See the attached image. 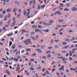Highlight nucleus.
<instances>
[{
	"label": "nucleus",
	"mask_w": 77,
	"mask_h": 77,
	"mask_svg": "<svg viewBox=\"0 0 77 77\" xmlns=\"http://www.w3.org/2000/svg\"><path fill=\"white\" fill-rule=\"evenodd\" d=\"M32 3H33L32 8L33 9H34V8H35V5H36V1L35 0L33 1Z\"/></svg>",
	"instance_id": "nucleus-1"
},
{
	"label": "nucleus",
	"mask_w": 77,
	"mask_h": 77,
	"mask_svg": "<svg viewBox=\"0 0 77 77\" xmlns=\"http://www.w3.org/2000/svg\"><path fill=\"white\" fill-rule=\"evenodd\" d=\"M44 24L45 25V26H50V25H51V24L50 23H46L45 22H44Z\"/></svg>",
	"instance_id": "nucleus-2"
},
{
	"label": "nucleus",
	"mask_w": 77,
	"mask_h": 77,
	"mask_svg": "<svg viewBox=\"0 0 77 77\" xmlns=\"http://www.w3.org/2000/svg\"><path fill=\"white\" fill-rule=\"evenodd\" d=\"M72 10L73 11H74L75 12V11H77V8L75 7H73L72 8Z\"/></svg>",
	"instance_id": "nucleus-3"
},
{
	"label": "nucleus",
	"mask_w": 77,
	"mask_h": 77,
	"mask_svg": "<svg viewBox=\"0 0 77 77\" xmlns=\"http://www.w3.org/2000/svg\"><path fill=\"white\" fill-rule=\"evenodd\" d=\"M15 21H14V22L11 23V27H13L14 26V25H15Z\"/></svg>",
	"instance_id": "nucleus-4"
},
{
	"label": "nucleus",
	"mask_w": 77,
	"mask_h": 77,
	"mask_svg": "<svg viewBox=\"0 0 77 77\" xmlns=\"http://www.w3.org/2000/svg\"><path fill=\"white\" fill-rule=\"evenodd\" d=\"M11 9L9 8L7 9V12H11Z\"/></svg>",
	"instance_id": "nucleus-5"
},
{
	"label": "nucleus",
	"mask_w": 77,
	"mask_h": 77,
	"mask_svg": "<svg viewBox=\"0 0 77 77\" xmlns=\"http://www.w3.org/2000/svg\"><path fill=\"white\" fill-rule=\"evenodd\" d=\"M69 39L68 38H65L64 39V41H67V42H69Z\"/></svg>",
	"instance_id": "nucleus-6"
},
{
	"label": "nucleus",
	"mask_w": 77,
	"mask_h": 77,
	"mask_svg": "<svg viewBox=\"0 0 77 77\" xmlns=\"http://www.w3.org/2000/svg\"><path fill=\"white\" fill-rule=\"evenodd\" d=\"M32 27L33 29H36V28H38V26L36 25H33L32 26Z\"/></svg>",
	"instance_id": "nucleus-7"
},
{
	"label": "nucleus",
	"mask_w": 77,
	"mask_h": 77,
	"mask_svg": "<svg viewBox=\"0 0 77 77\" xmlns=\"http://www.w3.org/2000/svg\"><path fill=\"white\" fill-rule=\"evenodd\" d=\"M13 35V33L12 32L11 33H10L8 34L7 35L8 36H11L12 35Z\"/></svg>",
	"instance_id": "nucleus-8"
},
{
	"label": "nucleus",
	"mask_w": 77,
	"mask_h": 77,
	"mask_svg": "<svg viewBox=\"0 0 77 77\" xmlns=\"http://www.w3.org/2000/svg\"><path fill=\"white\" fill-rule=\"evenodd\" d=\"M6 71L7 74H8L9 75H11V73H10L9 72V70H6Z\"/></svg>",
	"instance_id": "nucleus-9"
},
{
	"label": "nucleus",
	"mask_w": 77,
	"mask_h": 77,
	"mask_svg": "<svg viewBox=\"0 0 77 77\" xmlns=\"http://www.w3.org/2000/svg\"><path fill=\"white\" fill-rule=\"evenodd\" d=\"M69 47V45H68L67 46H65V47H63V48L64 49L68 48V47Z\"/></svg>",
	"instance_id": "nucleus-10"
},
{
	"label": "nucleus",
	"mask_w": 77,
	"mask_h": 77,
	"mask_svg": "<svg viewBox=\"0 0 77 77\" xmlns=\"http://www.w3.org/2000/svg\"><path fill=\"white\" fill-rule=\"evenodd\" d=\"M18 58H14V60H15L16 62H18Z\"/></svg>",
	"instance_id": "nucleus-11"
},
{
	"label": "nucleus",
	"mask_w": 77,
	"mask_h": 77,
	"mask_svg": "<svg viewBox=\"0 0 77 77\" xmlns=\"http://www.w3.org/2000/svg\"><path fill=\"white\" fill-rule=\"evenodd\" d=\"M36 50H37V51H38L39 53H42V51L40 49H36Z\"/></svg>",
	"instance_id": "nucleus-12"
},
{
	"label": "nucleus",
	"mask_w": 77,
	"mask_h": 77,
	"mask_svg": "<svg viewBox=\"0 0 77 77\" xmlns=\"http://www.w3.org/2000/svg\"><path fill=\"white\" fill-rule=\"evenodd\" d=\"M58 21L60 23H62V22H63V20L62 19H59L58 20Z\"/></svg>",
	"instance_id": "nucleus-13"
},
{
	"label": "nucleus",
	"mask_w": 77,
	"mask_h": 77,
	"mask_svg": "<svg viewBox=\"0 0 77 77\" xmlns=\"http://www.w3.org/2000/svg\"><path fill=\"white\" fill-rule=\"evenodd\" d=\"M56 14H58V15H62V14L60 13V11H58L56 12Z\"/></svg>",
	"instance_id": "nucleus-14"
},
{
	"label": "nucleus",
	"mask_w": 77,
	"mask_h": 77,
	"mask_svg": "<svg viewBox=\"0 0 77 77\" xmlns=\"http://www.w3.org/2000/svg\"><path fill=\"white\" fill-rule=\"evenodd\" d=\"M20 69V68L19 67H17L16 69V71L18 72L19 71V70Z\"/></svg>",
	"instance_id": "nucleus-15"
},
{
	"label": "nucleus",
	"mask_w": 77,
	"mask_h": 77,
	"mask_svg": "<svg viewBox=\"0 0 77 77\" xmlns=\"http://www.w3.org/2000/svg\"><path fill=\"white\" fill-rule=\"evenodd\" d=\"M38 9H40V8H41V6L39 5V4H38Z\"/></svg>",
	"instance_id": "nucleus-16"
},
{
	"label": "nucleus",
	"mask_w": 77,
	"mask_h": 77,
	"mask_svg": "<svg viewBox=\"0 0 77 77\" xmlns=\"http://www.w3.org/2000/svg\"><path fill=\"white\" fill-rule=\"evenodd\" d=\"M24 16H25L26 14V13H27V12H26V11L25 9L24 10Z\"/></svg>",
	"instance_id": "nucleus-17"
},
{
	"label": "nucleus",
	"mask_w": 77,
	"mask_h": 77,
	"mask_svg": "<svg viewBox=\"0 0 77 77\" xmlns=\"http://www.w3.org/2000/svg\"><path fill=\"white\" fill-rule=\"evenodd\" d=\"M12 48L13 49H14L15 48V45H13L12 46Z\"/></svg>",
	"instance_id": "nucleus-18"
},
{
	"label": "nucleus",
	"mask_w": 77,
	"mask_h": 77,
	"mask_svg": "<svg viewBox=\"0 0 77 77\" xmlns=\"http://www.w3.org/2000/svg\"><path fill=\"white\" fill-rule=\"evenodd\" d=\"M69 9H67V8H66L64 10V11H69Z\"/></svg>",
	"instance_id": "nucleus-19"
},
{
	"label": "nucleus",
	"mask_w": 77,
	"mask_h": 77,
	"mask_svg": "<svg viewBox=\"0 0 77 77\" xmlns=\"http://www.w3.org/2000/svg\"><path fill=\"white\" fill-rule=\"evenodd\" d=\"M35 31L36 32H38L39 31V29H35Z\"/></svg>",
	"instance_id": "nucleus-20"
},
{
	"label": "nucleus",
	"mask_w": 77,
	"mask_h": 77,
	"mask_svg": "<svg viewBox=\"0 0 77 77\" xmlns=\"http://www.w3.org/2000/svg\"><path fill=\"white\" fill-rule=\"evenodd\" d=\"M39 32L40 33H41V35H43V33H42V30H39Z\"/></svg>",
	"instance_id": "nucleus-21"
},
{
	"label": "nucleus",
	"mask_w": 77,
	"mask_h": 77,
	"mask_svg": "<svg viewBox=\"0 0 77 77\" xmlns=\"http://www.w3.org/2000/svg\"><path fill=\"white\" fill-rule=\"evenodd\" d=\"M17 10V8H14L13 9V12H15Z\"/></svg>",
	"instance_id": "nucleus-22"
},
{
	"label": "nucleus",
	"mask_w": 77,
	"mask_h": 77,
	"mask_svg": "<svg viewBox=\"0 0 77 77\" xmlns=\"http://www.w3.org/2000/svg\"><path fill=\"white\" fill-rule=\"evenodd\" d=\"M38 27L39 28V29H43V27H42V26H40V25H38Z\"/></svg>",
	"instance_id": "nucleus-23"
},
{
	"label": "nucleus",
	"mask_w": 77,
	"mask_h": 77,
	"mask_svg": "<svg viewBox=\"0 0 77 77\" xmlns=\"http://www.w3.org/2000/svg\"><path fill=\"white\" fill-rule=\"evenodd\" d=\"M9 47H11V45H12V42L10 41L9 43Z\"/></svg>",
	"instance_id": "nucleus-24"
},
{
	"label": "nucleus",
	"mask_w": 77,
	"mask_h": 77,
	"mask_svg": "<svg viewBox=\"0 0 77 77\" xmlns=\"http://www.w3.org/2000/svg\"><path fill=\"white\" fill-rule=\"evenodd\" d=\"M70 5H71L69 4V3H68L66 5V6H67V7H69Z\"/></svg>",
	"instance_id": "nucleus-25"
},
{
	"label": "nucleus",
	"mask_w": 77,
	"mask_h": 77,
	"mask_svg": "<svg viewBox=\"0 0 77 77\" xmlns=\"http://www.w3.org/2000/svg\"><path fill=\"white\" fill-rule=\"evenodd\" d=\"M51 44H53V43L54 42V40H51Z\"/></svg>",
	"instance_id": "nucleus-26"
},
{
	"label": "nucleus",
	"mask_w": 77,
	"mask_h": 77,
	"mask_svg": "<svg viewBox=\"0 0 77 77\" xmlns=\"http://www.w3.org/2000/svg\"><path fill=\"white\" fill-rule=\"evenodd\" d=\"M59 5L60 6H61V7H63V5L62 4V3H60L59 4Z\"/></svg>",
	"instance_id": "nucleus-27"
},
{
	"label": "nucleus",
	"mask_w": 77,
	"mask_h": 77,
	"mask_svg": "<svg viewBox=\"0 0 77 77\" xmlns=\"http://www.w3.org/2000/svg\"><path fill=\"white\" fill-rule=\"evenodd\" d=\"M54 22V21L52 20H51L49 21V23H53Z\"/></svg>",
	"instance_id": "nucleus-28"
},
{
	"label": "nucleus",
	"mask_w": 77,
	"mask_h": 77,
	"mask_svg": "<svg viewBox=\"0 0 77 77\" xmlns=\"http://www.w3.org/2000/svg\"><path fill=\"white\" fill-rule=\"evenodd\" d=\"M42 59H47V57L45 56H42Z\"/></svg>",
	"instance_id": "nucleus-29"
},
{
	"label": "nucleus",
	"mask_w": 77,
	"mask_h": 77,
	"mask_svg": "<svg viewBox=\"0 0 77 77\" xmlns=\"http://www.w3.org/2000/svg\"><path fill=\"white\" fill-rule=\"evenodd\" d=\"M11 39L12 42H14V38H11Z\"/></svg>",
	"instance_id": "nucleus-30"
},
{
	"label": "nucleus",
	"mask_w": 77,
	"mask_h": 77,
	"mask_svg": "<svg viewBox=\"0 0 77 77\" xmlns=\"http://www.w3.org/2000/svg\"><path fill=\"white\" fill-rule=\"evenodd\" d=\"M36 53H34L32 55V57H33L34 56H36Z\"/></svg>",
	"instance_id": "nucleus-31"
},
{
	"label": "nucleus",
	"mask_w": 77,
	"mask_h": 77,
	"mask_svg": "<svg viewBox=\"0 0 77 77\" xmlns=\"http://www.w3.org/2000/svg\"><path fill=\"white\" fill-rule=\"evenodd\" d=\"M4 18L5 19L3 20H4V21H6L7 19H8V18H7V17H6V16Z\"/></svg>",
	"instance_id": "nucleus-32"
},
{
	"label": "nucleus",
	"mask_w": 77,
	"mask_h": 77,
	"mask_svg": "<svg viewBox=\"0 0 77 77\" xmlns=\"http://www.w3.org/2000/svg\"><path fill=\"white\" fill-rule=\"evenodd\" d=\"M26 51H31V49L29 48L27 49H26Z\"/></svg>",
	"instance_id": "nucleus-33"
},
{
	"label": "nucleus",
	"mask_w": 77,
	"mask_h": 77,
	"mask_svg": "<svg viewBox=\"0 0 77 77\" xmlns=\"http://www.w3.org/2000/svg\"><path fill=\"white\" fill-rule=\"evenodd\" d=\"M30 12H29L26 14V16L27 17H28V16H29V15H30Z\"/></svg>",
	"instance_id": "nucleus-34"
},
{
	"label": "nucleus",
	"mask_w": 77,
	"mask_h": 77,
	"mask_svg": "<svg viewBox=\"0 0 77 77\" xmlns=\"http://www.w3.org/2000/svg\"><path fill=\"white\" fill-rule=\"evenodd\" d=\"M10 23H11V20L10 19L9 20L8 22V25H9L10 24Z\"/></svg>",
	"instance_id": "nucleus-35"
},
{
	"label": "nucleus",
	"mask_w": 77,
	"mask_h": 77,
	"mask_svg": "<svg viewBox=\"0 0 77 77\" xmlns=\"http://www.w3.org/2000/svg\"><path fill=\"white\" fill-rule=\"evenodd\" d=\"M62 44L63 45H67V43L65 42H63L62 43Z\"/></svg>",
	"instance_id": "nucleus-36"
},
{
	"label": "nucleus",
	"mask_w": 77,
	"mask_h": 77,
	"mask_svg": "<svg viewBox=\"0 0 77 77\" xmlns=\"http://www.w3.org/2000/svg\"><path fill=\"white\" fill-rule=\"evenodd\" d=\"M74 47V45H71L70 46V48H73V47Z\"/></svg>",
	"instance_id": "nucleus-37"
},
{
	"label": "nucleus",
	"mask_w": 77,
	"mask_h": 77,
	"mask_svg": "<svg viewBox=\"0 0 77 77\" xmlns=\"http://www.w3.org/2000/svg\"><path fill=\"white\" fill-rule=\"evenodd\" d=\"M20 16H21V15L20 14H18L17 15V18H20Z\"/></svg>",
	"instance_id": "nucleus-38"
},
{
	"label": "nucleus",
	"mask_w": 77,
	"mask_h": 77,
	"mask_svg": "<svg viewBox=\"0 0 77 77\" xmlns=\"http://www.w3.org/2000/svg\"><path fill=\"white\" fill-rule=\"evenodd\" d=\"M45 73H46V74H49V72L46 71L45 72Z\"/></svg>",
	"instance_id": "nucleus-39"
},
{
	"label": "nucleus",
	"mask_w": 77,
	"mask_h": 77,
	"mask_svg": "<svg viewBox=\"0 0 77 77\" xmlns=\"http://www.w3.org/2000/svg\"><path fill=\"white\" fill-rule=\"evenodd\" d=\"M30 69L31 70H32V71H33V70H34V68H33L32 67L30 68Z\"/></svg>",
	"instance_id": "nucleus-40"
},
{
	"label": "nucleus",
	"mask_w": 77,
	"mask_h": 77,
	"mask_svg": "<svg viewBox=\"0 0 77 77\" xmlns=\"http://www.w3.org/2000/svg\"><path fill=\"white\" fill-rule=\"evenodd\" d=\"M69 56H72V53L70 52L69 54Z\"/></svg>",
	"instance_id": "nucleus-41"
},
{
	"label": "nucleus",
	"mask_w": 77,
	"mask_h": 77,
	"mask_svg": "<svg viewBox=\"0 0 77 77\" xmlns=\"http://www.w3.org/2000/svg\"><path fill=\"white\" fill-rule=\"evenodd\" d=\"M55 41L56 42H59V40H55Z\"/></svg>",
	"instance_id": "nucleus-42"
},
{
	"label": "nucleus",
	"mask_w": 77,
	"mask_h": 77,
	"mask_svg": "<svg viewBox=\"0 0 77 77\" xmlns=\"http://www.w3.org/2000/svg\"><path fill=\"white\" fill-rule=\"evenodd\" d=\"M24 52H25V51L24 50H23L21 52L22 54H23Z\"/></svg>",
	"instance_id": "nucleus-43"
},
{
	"label": "nucleus",
	"mask_w": 77,
	"mask_h": 77,
	"mask_svg": "<svg viewBox=\"0 0 77 77\" xmlns=\"http://www.w3.org/2000/svg\"><path fill=\"white\" fill-rule=\"evenodd\" d=\"M32 39L34 40V41H35L36 40V39H35V37H32Z\"/></svg>",
	"instance_id": "nucleus-44"
},
{
	"label": "nucleus",
	"mask_w": 77,
	"mask_h": 77,
	"mask_svg": "<svg viewBox=\"0 0 77 77\" xmlns=\"http://www.w3.org/2000/svg\"><path fill=\"white\" fill-rule=\"evenodd\" d=\"M25 44L26 45H29V42H25Z\"/></svg>",
	"instance_id": "nucleus-45"
},
{
	"label": "nucleus",
	"mask_w": 77,
	"mask_h": 77,
	"mask_svg": "<svg viewBox=\"0 0 77 77\" xmlns=\"http://www.w3.org/2000/svg\"><path fill=\"white\" fill-rule=\"evenodd\" d=\"M75 50H77V48H75V49H73L72 51H75Z\"/></svg>",
	"instance_id": "nucleus-46"
},
{
	"label": "nucleus",
	"mask_w": 77,
	"mask_h": 77,
	"mask_svg": "<svg viewBox=\"0 0 77 77\" xmlns=\"http://www.w3.org/2000/svg\"><path fill=\"white\" fill-rule=\"evenodd\" d=\"M3 14H6V11H4L3 13H2Z\"/></svg>",
	"instance_id": "nucleus-47"
},
{
	"label": "nucleus",
	"mask_w": 77,
	"mask_h": 77,
	"mask_svg": "<svg viewBox=\"0 0 77 77\" xmlns=\"http://www.w3.org/2000/svg\"><path fill=\"white\" fill-rule=\"evenodd\" d=\"M50 53V51H46V53H47V54H49Z\"/></svg>",
	"instance_id": "nucleus-48"
},
{
	"label": "nucleus",
	"mask_w": 77,
	"mask_h": 77,
	"mask_svg": "<svg viewBox=\"0 0 77 77\" xmlns=\"http://www.w3.org/2000/svg\"><path fill=\"white\" fill-rule=\"evenodd\" d=\"M15 17H14L13 19V21H15Z\"/></svg>",
	"instance_id": "nucleus-49"
},
{
	"label": "nucleus",
	"mask_w": 77,
	"mask_h": 77,
	"mask_svg": "<svg viewBox=\"0 0 77 77\" xmlns=\"http://www.w3.org/2000/svg\"><path fill=\"white\" fill-rule=\"evenodd\" d=\"M2 24H3V22L2 21H1L0 23V26H2Z\"/></svg>",
	"instance_id": "nucleus-50"
},
{
	"label": "nucleus",
	"mask_w": 77,
	"mask_h": 77,
	"mask_svg": "<svg viewBox=\"0 0 77 77\" xmlns=\"http://www.w3.org/2000/svg\"><path fill=\"white\" fill-rule=\"evenodd\" d=\"M55 70H56V69H55L54 68L52 69V71L53 72H54V71H55Z\"/></svg>",
	"instance_id": "nucleus-51"
},
{
	"label": "nucleus",
	"mask_w": 77,
	"mask_h": 77,
	"mask_svg": "<svg viewBox=\"0 0 77 77\" xmlns=\"http://www.w3.org/2000/svg\"><path fill=\"white\" fill-rule=\"evenodd\" d=\"M3 17V14H0V18H2Z\"/></svg>",
	"instance_id": "nucleus-52"
},
{
	"label": "nucleus",
	"mask_w": 77,
	"mask_h": 77,
	"mask_svg": "<svg viewBox=\"0 0 77 77\" xmlns=\"http://www.w3.org/2000/svg\"><path fill=\"white\" fill-rule=\"evenodd\" d=\"M45 6V5H43L42 6V8H44Z\"/></svg>",
	"instance_id": "nucleus-53"
},
{
	"label": "nucleus",
	"mask_w": 77,
	"mask_h": 77,
	"mask_svg": "<svg viewBox=\"0 0 77 77\" xmlns=\"http://www.w3.org/2000/svg\"><path fill=\"white\" fill-rule=\"evenodd\" d=\"M62 57H63V56H61V57H59L57 58H59V59H62L63 58Z\"/></svg>",
	"instance_id": "nucleus-54"
},
{
	"label": "nucleus",
	"mask_w": 77,
	"mask_h": 77,
	"mask_svg": "<svg viewBox=\"0 0 77 77\" xmlns=\"http://www.w3.org/2000/svg\"><path fill=\"white\" fill-rule=\"evenodd\" d=\"M69 60H72V58H71V57H70L69 58Z\"/></svg>",
	"instance_id": "nucleus-55"
},
{
	"label": "nucleus",
	"mask_w": 77,
	"mask_h": 77,
	"mask_svg": "<svg viewBox=\"0 0 77 77\" xmlns=\"http://www.w3.org/2000/svg\"><path fill=\"white\" fill-rule=\"evenodd\" d=\"M51 57V55L50 54H48V57Z\"/></svg>",
	"instance_id": "nucleus-56"
},
{
	"label": "nucleus",
	"mask_w": 77,
	"mask_h": 77,
	"mask_svg": "<svg viewBox=\"0 0 77 77\" xmlns=\"http://www.w3.org/2000/svg\"><path fill=\"white\" fill-rule=\"evenodd\" d=\"M59 7L60 10H63V8H62L60 7L59 6Z\"/></svg>",
	"instance_id": "nucleus-57"
},
{
	"label": "nucleus",
	"mask_w": 77,
	"mask_h": 77,
	"mask_svg": "<svg viewBox=\"0 0 77 77\" xmlns=\"http://www.w3.org/2000/svg\"><path fill=\"white\" fill-rule=\"evenodd\" d=\"M63 59L62 60H63V61H65V58H62Z\"/></svg>",
	"instance_id": "nucleus-58"
},
{
	"label": "nucleus",
	"mask_w": 77,
	"mask_h": 77,
	"mask_svg": "<svg viewBox=\"0 0 77 77\" xmlns=\"http://www.w3.org/2000/svg\"><path fill=\"white\" fill-rule=\"evenodd\" d=\"M35 34V32H32L31 33V35H33V34Z\"/></svg>",
	"instance_id": "nucleus-59"
},
{
	"label": "nucleus",
	"mask_w": 77,
	"mask_h": 77,
	"mask_svg": "<svg viewBox=\"0 0 77 77\" xmlns=\"http://www.w3.org/2000/svg\"><path fill=\"white\" fill-rule=\"evenodd\" d=\"M62 53H66V51H63L62 52Z\"/></svg>",
	"instance_id": "nucleus-60"
},
{
	"label": "nucleus",
	"mask_w": 77,
	"mask_h": 77,
	"mask_svg": "<svg viewBox=\"0 0 77 77\" xmlns=\"http://www.w3.org/2000/svg\"><path fill=\"white\" fill-rule=\"evenodd\" d=\"M8 17H11V14H8Z\"/></svg>",
	"instance_id": "nucleus-61"
},
{
	"label": "nucleus",
	"mask_w": 77,
	"mask_h": 77,
	"mask_svg": "<svg viewBox=\"0 0 77 77\" xmlns=\"http://www.w3.org/2000/svg\"><path fill=\"white\" fill-rule=\"evenodd\" d=\"M0 11L2 12L3 11V9L2 8L0 9Z\"/></svg>",
	"instance_id": "nucleus-62"
},
{
	"label": "nucleus",
	"mask_w": 77,
	"mask_h": 77,
	"mask_svg": "<svg viewBox=\"0 0 77 77\" xmlns=\"http://www.w3.org/2000/svg\"><path fill=\"white\" fill-rule=\"evenodd\" d=\"M49 30L47 29V30H46V32L47 33V32H49Z\"/></svg>",
	"instance_id": "nucleus-63"
},
{
	"label": "nucleus",
	"mask_w": 77,
	"mask_h": 77,
	"mask_svg": "<svg viewBox=\"0 0 77 77\" xmlns=\"http://www.w3.org/2000/svg\"><path fill=\"white\" fill-rule=\"evenodd\" d=\"M48 48L49 49H52V47H50L49 48Z\"/></svg>",
	"instance_id": "nucleus-64"
}]
</instances>
